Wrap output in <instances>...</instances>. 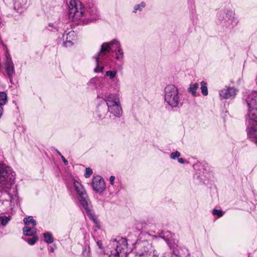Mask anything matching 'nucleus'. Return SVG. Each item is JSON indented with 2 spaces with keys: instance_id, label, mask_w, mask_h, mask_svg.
<instances>
[{
  "instance_id": "obj_1",
  "label": "nucleus",
  "mask_w": 257,
  "mask_h": 257,
  "mask_svg": "<svg viewBox=\"0 0 257 257\" xmlns=\"http://www.w3.org/2000/svg\"><path fill=\"white\" fill-rule=\"evenodd\" d=\"M114 47L115 51L117 50L118 53L116 54L115 58L117 60H121L123 58V52L120 48L119 42L116 40H113L109 43H104L101 45V49L97 54L95 56L97 66L94 69L95 72H100L103 69L101 66L102 61L106 57V53L109 52L111 48Z\"/></svg>"
},
{
  "instance_id": "obj_2",
  "label": "nucleus",
  "mask_w": 257,
  "mask_h": 257,
  "mask_svg": "<svg viewBox=\"0 0 257 257\" xmlns=\"http://www.w3.org/2000/svg\"><path fill=\"white\" fill-rule=\"evenodd\" d=\"M165 102L172 108L179 107L182 104L178 88L174 85H167L164 88Z\"/></svg>"
},
{
  "instance_id": "obj_3",
  "label": "nucleus",
  "mask_w": 257,
  "mask_h": 257,
  "mask_svg": "<svg viewBox=\"0 0 257 257\" xmlns=\"http://www.w3.org/2000/svg\"><path fill=\"white\" fill-rule=\"evenodd\" d=\"M15 174L12 169L0 164V188L8 191L14 184Z\"/></svg>"
},
{
  "instance_id": "obj_4",
  "label": "nucleus",
  "mask_w": 257,
  "mask_h": 257,
  "mask_svg": "<svg viewBox=\"0 0 257 257\" xmlns=\"http://www.w3.org/2000/svg\"><path fill=\"white\" fill-rule=\"evenodd\" d=\"M74 187L79 195L81 204L86 210V213L89 216L90 218L95 222L96 221V217L89 209L88 204V196L84 187L79 182L76 181H74Z\"/></svg>"
},
{
  "instance_id": "obj_5",
  "label": "nucleus",
  "mask_w": 257,
  "mask_h": 257,
  "mask_svg": "<svg viewBox=\"0 0 257 257\" xmlns=\"http://www.w3.org/2000/svg\"><path fill=\"white\" fill-rule=\"evenodd\" d=\"M246 101L248 106V123L252 125L253 122H257V93H250Z\"/></svg>"
},
{
  "instance_id": "obj_6",
  "label": "nucleus",
  "mask_w": 257,
  "mask_h": 257,
  "mask_svg": "<svg viewBox=\"0 0 257 257\" xmlns=\"http://www.w3.org/2000/svg\"><path fill=\"white\" fill-rule=\"evenodd\" d=\"M107 105L108 111L113 115L119 117L122 114V109L119 99L116 94H110L105 100Z\"/></svg>"
},
{
  "instance_id": "obj_7",
  "label": "nucleus",
  "mask_w": 257,
  "mask_h": 257,
  "mask_svg": "<svg viewBox=\"0 0 257 257\" xmlns=\"http://www.w3.org/2000/svg\"><path fill=\"white\" fill-rule=\"evenodd\" d=\"M68 8V17L70 20L72 21L79 20L83 16L84 8L79 1L71 0Z\"/></svg>"
},
{
  "instance_id": "obj_8",
  "label": "nucleus",
  "mask_w": 257,
  "mask_h": 257,
  "mask_svg": "<svg viewBox=\"0 0 257 257\" xmlns=\"http://www.w3.org/2000/svg\"><path fill=\"white\" fill-rule=\"evenodd\" d=\"M92 186L94 190L98 193L103 192L105 189L104 181L103 178L99 176H96L93 177Z\"/></svg>"
},
{
  "instance_id": "obj_9",
  "label": "nucleus",
  "mask_w": 257,
  "mask_h": 257,
  "mask_svg": "<svg viewBox=\"0 0 257 257\" xmlns=\"http://www.w3.org/2000/svg\"><path fill=\"white\" fill-rule=\"evenodd\" d=\"M5 65L7 75L11 81L12 77L14 75L15 72L14 65L10 55H6Z\"/></svg>"
},
{
  "instance_id": "obj_10",
  "label": "nucleus",
  "mask_w": 257,
  "mask_h": 257,
  "mask_svg": "<svg viewBox=\"0 0 257 257\" xmlns=\"http://www.w3.org/2000/svg\"><path fill=\"white\" fill-rule=\"evenodd\" d=\"M118 244L116 249L111 251V254L109 257H119V253L121 249L125 248L127 245V241L125 239L121 238L118 241Z\"/></svg>"
},
{
  "instance_id": "obj_11",
  "label": "nucleus",
  "mask_w": 257,
  "mask_h": 257,
  "mask_svg": "<svg viewBox=\"0 0 257 257\" xmlns=\"http://www.w3.org/2000/svg\"><path fill=\"white\" fill-rule=\"evenodd\" d=\"M219 95L224 99L234 97L236 95V90L233 87H226L220 90Z\"/></svg>"
},
{
  "instance_id": "obj_12",
  "label": "nucleus",
  "mask_w": 257,
  "mask_h": 257,
  "mask_svg": "<svg viewBox=\"0 0 257 257\" xmlns=\"http://www.w3.org/2000/svg\"><path fill=\"white\" fill-rule=\"evenodd\" d=\"M248 135L257 145V122H253L252 125L248 124Z\"/></svg>"
},
{
  "instance_id": "obj_13",
  "label": "nucleus",
  "mask_w": 257,
  "mask_h": 257,
  "mask_svg": "<svg viewBox=\"0 0 257 257\" xmlns=\"http://www.w3.org/2000/svg\"><path fill=\"white\" fill-rule=\"evenodd\" d=\"M23 233L27 236L36 235L37 229L35 226L29 227L28 225L25 226L23 228Z\"/></svg>"
},
{
  "instance_id": "obj_14",
  "label": "nucleus",
  "mask_w": 257,
  "mask_h": 257,
  "mask_svg": "<svg viewBox=\"0 0 257 257\" xmlns=\"http://www.w3.org/2000/svg\"><path fill=\"white\" fill-rule=\"evenodd\" d=\"M107 113V110L105 107H103L102 105H99L97 109L96 114L97 116L100 119L105 118Z\"/></svg>"
},
{
  "instance_id": "obj_15",
  "label": "nucleus",
  "mask_w": 257,
  "mask_h": 257,
  "mask_svg": "<svg viewBox=\"0 0 257 257\" xmlns=\"http://www.w3.org/2000/svg\"><path fill=\"white\" fill-rule=\"evenodd\" d=\"M63 39H66L65 44L67 43H72V41L75 40L76 36L74 31H70L68 33H67L66 35V38H65V36H63Z\"/></svg>"
},
{
  "instance_id": "obj_16",
  "label": "nucleus",
  "mask_w": 257,
  "mask_h": 257,
  "mask_svg": "<svg viewBox=\"0 0 257 257\" xmlns=\"http://www.w3.org/2000/svg\"><path fill=\"white\" fill-rule=\"evenodd\" d=\"M198 87L199 84L197 83H191L190 84L189 87L188 88V90L189 92L191 93L192 95L196 96V90L198 88Z\"/></svg>"
},
{
  "instance_id": "obj_17",
  "label": "nucleus",
  "mask_w": 257,
  "mask_h": 257,
  "mask_svg": "<svg viewBox=\"0 0 257 257\" xmlns=\"http://www.w3.org/2000/svg\"><path fill=\"white\" fill-rule=\"evenodd\" d=\"M23 221L26 226L29 225L30 223L32 224L33 226L36 225V221L33 218L32 216H30L28 217L24 218Z\"/></svg>"
},
{
  "instance_id": "obj_18",
  "label": "nucleus",
  "mask_w": 257,
  "mask_h": 257,
  "mask_svg": "<svg viewBox=\"0 0 257 257\" xmlns=\"http://www.w3.org/2000/svg\"><path fill=\"white\" fill-rule=\"evenodd\" d=\"M14 8L18 13H22L25 7L19 2H15L14 4Z\"/></svg>"
},
{
  "instance_id": "obj_19",
  "label": "nucleus",
  "mask_w": 257,
  "mask_h": 257,
  "mask_svg": "<svg viewBox=\"0 0 257 257\" xmlns=\"http://www.w3.org/2000/svg\"><path fill=\"white\" fill-rule=\"evenodd\" d=\"M44 237L45 241L47 243H51L54 241L52 234L50 232H48L44 233Z\"/></svg>"
},
{
  "instance_id": "obj_20",
  "label": "nucleus",
  "mask_w": 257,
  "mask_h": 257,
  "mask_svg": "<svg viewBox=\"0 0 257 257\" xmlns=\"http://www.w3.org/2000/svg\"><path fill=\"white\" fill-rule=\"evenodd\" d=\"M81 257H91L90 254V248L89 246L86 245L83 250L82 252Z\"/></svg>"
},
{
  "instance_id": "obj_21",
  "label": "nucleus",
  "mask_w": 257,
  "mask_h": 257,
  "mask_svg": "<svg viewBox=\"0 0 257 257\" xmlns=\"http://www.w3.org/2000/svg\"><path fill=\"white\" fill-rule=\"evenodd\" d=\"M11 216H0V222L1 224L3 226H5L8 222L11 220Z\"/></svg>"
},
{
  "instance_id": "obj_22",
  "label": "nucleus",
  "mask_w": 257,
  "mask_h": 257,
  "mask_svg": "<svg viewBox=\"0 0 257 257\" xmlns=\"http://www.w3.org/2000/svg\"><path fill=\"white\" fill-rule=\"evenodd\" d=\"M200 83L201 92L204 96H206L207 95H208V89L206 86V83L203 81L201 82Z\"/></svg>"
},
{
  "instance_id": "obj_23",
  "label": "nucleus",
  "mask_w": 257,
  "mask_h": 257,
  "mask_svg": "<svg viewBox=\"0 0 257 257\" xmlns=\"http://www.w3.org/2000/svg\"><path fill=\"white\" fill-rule=\"evenodd\" d=\"M7 101V96L5 92H0V105H3L6 104Z\"/></svg>"
},
{
  "instance_id": "obj_24",
  "label": "nucleus",
  "mask_w": 257,
  "mask_h": 257,
  "mask_svg": "<svg viewBox=\"0 0 257 257\" xmlns=\"http://www.w3.org/2000/svg\"><path fill=\"white\" fill-rule=\"evenodd\" d=\"M146 6V4L145 2H143L140 4L136 5L134 7V13H137L138 11H141L142 8H144Z\"/></svg>"
},
{
  "instance_id": "obj_25",
  "label": "nucleus",
  "mask_w": 257,
  "mask_h": 257,
  "mask_svg": "<svg viewBox=\"0 0 257 257\" xmlns=\"http://www.w3.org/2000/svg\"><path fill=\"white\" fill-rule=\"evenodd\" d=\"M38 238H39L37 235H34L33 236L32 238H28L27 240V242L30 245H34L37 242V241L38 240Z\"/></svg>"
},
{
  "instance_id": "obj_26",
  "label": "nucleus",
  "mask_w": 257,
  "mask_h": 257,
  "mask_svg": "<svg viewBox=\"0 0 257 257\" xmlns=\"http://www.w3.org/2000/svg\"><path fill=\"white\" fill-rule=\"evenodd\" d=\"M117 74L116 71H107L106 72V75L108 76L110 79L114 78Z\"/></svg>"
},
{
  "instance_id": "obj_27",
  "label": "nucleus",
  "mask_w": 257,
  "mask_h": 257,
  "mask_svg": "<svg viewBox=\"0 0 257 257\" xmlns=\"http://www.w3.org/2000/svg\"><path fill=\"white\" fill-rule=\"evenodd\" d=\"M92 170L90 168H86L85 169V177L89 178L92 174Z\"/></svg>"
},
{
  "instance_id": "obj_28",
  "label": "nucleus",
  "mask_w": 257,
  "mask_h": 257,
  "mask_svg": "<svg viewBox=\"0 0 257 257\" xmlns=\"http://www.w3.org/2000/svg\"><path fill=\"white\" fill-rule=\"evenodd\" d=\"M213 215L218 216V217H221L223 213L221 210L213 209L212 211Z\"/></svg>"
},
{
  "instance_id": "obj_29",
  "label": "nucleus",
  "mask_w": 257,
  "mask_h": 257,
  "mask_svg": "<svg viewBox=\"0 0 257 257\" xmlns=\"http://www.w3.org/2000/svg\"><path fill=\"white\" fill-rule=\"evenodd\" d=\"M180 156V153L178 151L173 152L171 154V158L172 159H175L176 158H178Z\"/></svg>"
},
{
  "instance_id": "obj_30",
  "label": "nucleus",
  "mask_w": 257,
  "mask_h": 257,
  "mask_svg": "<svg viewBox=\"0 0 257 257\" xmlns=\"http://www.w3.org/2000/svg\"><path fill=\"white\" fill-rule=\"evenodd\" d=\"M115 177L113 176H111L109 178V181L111 185H113L114 183Z\"/></svg>"
},
{
  "instance_id": "obj_31",
  "label": "nucleus",
  "mask_w": 257,
  "mask_h": 257,
  "mask_svg": "<svg viewBox=\"0 0 257 257\" xmlns=\"http://www.w3.org/2000/svg\"><path fill=\"white\" fill-rule=\"evenodd\" d=\"M61 158L62 159L65 165H67L68 164V161L65 159V158L64 157V156H61Z\"/></svg>"
},
{
  "instance_id": "obj_32",
  "label": "nucleus",
  "mask_w": 257,
  "mask_h": 257,
  "mask_svg": "<svg viewBox=\"0 0 257 257\" xmlns=\"http://www.w3.org/2000/svg\"><path fill=\"white\" fill-rule=\"evenodd\" d=\"M97 244L99 248H102V243L100 241H98L97 242Z\"/></svg>"
},
{
  "instance_id": "obj_33",
  "label": "nucleus",
  "mask_w": 257,
  "mask_h": 257,
  "mask_svg": "<svg viewBox=\"0 0 257 257\" xmlns=\"http://www.w3.org/2000/svg\"><path fill=\"white\" fill-rule=\"evenodd\" d=\"M178 161L181 164H183L184 163V160L182 158H179Z\"/></svg>"
},
{
  "instance_id": "obj_34",
  "label": "nucleus",
  "mask_w": 257,
  "mask_h": 257,
  "mask_svg": "<svg viewBox=\"0 0 257 257\" xmlns=\"http://www.w3.org/2000/svg\"><path fill=\"white\" fill-rule=\"evenodd\" d=\"M2 106V105H0V117L2 116L3 112V108Z\"/></svg>"
},
{
  "instance_id": "obj_35",
  "label": "nucleus",
  "mask_w": 257,
  "mask_h": 257,
  "mask_svg": "<svg viewBox=\"0 0 257 257\" xmlns=\"http://www.w3.org/2000/svg\"><path fill=\"white\" fill-rule=\"evenodd\" d=\"M56 152H57V153L59 156H60L61 157V156H62V155H61V154L60 153V152H59L58 150H56Z\"/></svg>"
},
{
  "instance_id": "obj_36",
  "label": "nucleus",
  "mask_w": 257,
  "mask_h": 257,
  "mask_svg": "<svg viewBox=\"0 0 257 257\" xmlns=\"http://www.w3.org/2000/svg\"><path fill=\"white\" fill-rule=\"evenodd\" d=\"M51 251H53V249L52 248Z\"/></svg>"
},
{
  "instance_id": "obj_37",
  "label": "nucleus",
  "mask_w": 257,
  "mask_h": 257,
  "mask_svg": "<svg viewBox=\"0 0 257 257\" xmlns=\"http://www.w3.org/2000/svg\"><path fill=\"white\" fill-rule=\"evenodd\" d=\"M256 84H257V81H256Z\"/></svg>"
},
{
  "instance_id": "obj_38",
  "label": "nucleus",
  "mask_w": 257,
  "mask_h": 257,
  "mask_svg": "<svg viewBox=\"0 0 257 257\" xmlns=\"http://www.w3.org/2000/svg\"><path fill=\"white\" fill-rule=\"evenodd\" d=\"M106 257H109V256H107Z\"/></svg>"
}]
</instances>
